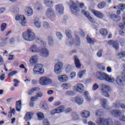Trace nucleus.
Masks as SVG:
<instances>
[{
    "label": "nucleus",
    "instance_id": "de8ad7c7",
    "mask_svg": "<svg viewBox=\"0 0 125 125\" xmlns=\"http://www.w3.org/2000/svg\"><path fill=\"white\" fill-rule=\"evenodd\" d=\"M118 57L120 59H122V58L125 57V51L120 52L118 54Z\"/></svg>",
    "mask_w": 125,
    "mask_h": 125
},
{
    "label": "nucleus",
    "instance_id": "f03ea898",
    "mask_svg": "<svg viewBox=\"0 0 125 125\" xmlns=\"http://www.w3.org/2000/svg\"><path fill=\"white\" fill-rule=\"evenodd\" d=\"M22 38L26 41L32 42L36 39V35L32 30L28 29L26 31L23 32Z\"/></svg>",
    "mask_w": 125,
    "mask_h": 125
},
{
    "label": "nucleus",
    "instance_id": "ddd939ff",
    "mask_svg": "<svg viewBox=\"0 0 125 125\" xmlns=\"http://www.w3.org/2000/svg\"><path fill=\"white\" fill-rule=\"evenodd\" d=\"M39 58V57L37 55L32 56L29 60L30 64L34 65L35 63H38Z\"/></svg>",
    "mask_w": 125,
    "mask_h": 125
},
{
    "label": "nucleus",
    "instance_id": "bb28decb",
    "mask_svg": "<svg viewBox=\"0 0 125 125\" xmlns=\"http://www.w3.org/2000/svg\"><path fill=\"white\" fill-rule=\"evenodd\" d=\"M40 90V88L39 87H35L31 88L27 91V93L28 95H32L33 93L35 92L39 91Z\"/></svg>",
    "mask_w": 125,
    "mask_h": 125
},
{
    "label": "nucleus",
    "instance_id": "c03bdc74",
    "mask_svg": "<svg viewBox=\"0 0 125 125\" xmlns=\"http://www.w3.org/2000/svg\"><path fill=\"white\" fill-rule=\"evenodd\" d=\"M97 65L101 71H105L106 70V68L102 63H97Z\"/></svg>",
    "mask_w": 125,
    "mask_h": 125
},
{
    "label": "nucleus",
    "instance_id": "0e129e2a",
    "mask_svg": "<svg viewBox=\"0 0 125 125\" xmlns=\"http://www.w3.org/2000/svg\"><path fill=\"white\" fill-rule=\"evenodd\" d=\"M13 82H15L14 85L15 87H18L19 86V81L18 80L14 79Z\"/></svg>",
    "mask_w": 125,
    "mask_h": 125
},
{
    "label": "nucleus",
    "instance_id": "aec40b11",
    "mask_svg": "<svg viewBox=\"0 0 125 125\" xmlns=\"http://www.w3.org/2000/svg\"><path fill=\"white\" fill-rule=\"evenodd\" d=\"M46 16L47 17H55L54 11L52 8H48L46 10Z\"/></svg>",
    "mask_w": 125,
    "mask_h": 125
},
{
    "label": "nucleus",
    "instance_id": "c85d7f7f",
    "mask_svg": "<svg viewBox=\"0 0 125 125\" xmlns=\"http://www.w3.org/2000/svg\"><path fill=\"white\" fill-rule=\"evenodd\" d=\"M108 43L110 45H113L115 49H118L119 48V43L116 42H113L112 41H109L108 42Z\"/></svg>",
    "mask_w": 125,
    "mask_h": 125
},
{
    "label": "nucleus",
    "instance_id": "052dcab7",
    "mask_svg": "<svg viewBox=\"0 0 125 125\" xmlns=\"http://www.w3.org/2000/svg\"><path fill=\"white\" fill-rule=\"evenodd\" d=\"M43 125H51L48 120L47 119H44L43 121Z\"/></svg>",
    "mask_w": 125,
    "mask_h": 125
},
{
    "label": "nucleus",
    "instance_id": "0eeeda50",
    "mask_svg": "<svg viewBox=\"0 0 125 125\" xmlns=\"http://www.w3.org/2000/svg\"><path fill=\"white\" fill-rule=\"evenodd\" d=\"M101 86L102 95L104 96H105L106 97L109 98V95L107 92L111 90L110 87L108 85L104 84V83L101 84Z\"/></svg>",
    "mask_w": 125,
    "mask_h": 125
},
{
    "label": "nucleus",
    "instance_id": "412c9836",
    "mask_svg": "<svg viewBox=\"0 0 125 125\" xmlns=\"http://www.w3.org/2000/svg\"><path fill=\"white\" fill-rule=\"evenodd\" d=\"M74 64H75V66L76 68L78 69L81 68L82 64L79 58L77 57V56L74 57Z\"/></svg>",
    "mask_w": 125,
    "mask_h": 125
},
{
    "label": "nucleus",
    "instance_id": "393cba45",
    "mask_svg": "<svg viewBox=\"0 0 125 125\" xmlns=\"http://www.w3.org/2000/svg\"><path fill=\"white\" fill-rule=\"evenodd\" d=\"M44 4L48 7H52L54 3V1L53 0H44Z\"/></svg>",
    "mask_w": 125,
    "mask_h": 125
},
{
    "label": "nucleus",
    "instance_id": "13d9d810",
    "mask_svg": "<svg viewBox=\"0 0 125 125\" xmlns=\"http://www.w3.org/2000/svg\"><path fill=\"white\" fill-rule=\"evenodd\" d=\"M119 34L122 36H125V29H123L119 31Z\"/></svg>",
    "mask_w": 125,
    "mask_h": 125
},
{
    "label": "nucleus",
    "instance_id": "20e7f679",
    "mask_svg": "<svg viewBox=\"0 0 125 125\" xmlns=\"http://www.w3.org/2000/svg\"><path fill=\"white\" fill-rule=\"evenodd\" d=\"M33 73L35 74H38L40 75H42L45 72L43 65L42 64H36L32 70Z\"/></svg>",
    "mask_w": 125,
    "mask_h": 125
},
{
    "label": "nucleus",
    "instance_id": "2eb2a0df",
    "mask_svg": "<svg viewBox=\"0 0 125 125\" xmlns=\"http://www.w3.org/2000/svg\"><path fill=\"white\" fill-rule=\"evenodd\" d=\"M110 114L111 115L117 117L119 119L121 117L122 112L120 110H113L110 111Z\"/></svg>",
    "mask_w": 125,
    "mask_h": 125
},
{
    "label": "nucleus",
    "instance_id": "338daca9",
    "mask_svg": "<svg viewBox=\"0 0 125 125\" xmlns=\"http://www.w3.org/2000/svg\"><path fill=\"white\" fill-rule=\"evenodd\" d=\"M6 9L5 8H0V15L5 12Z\"/></svg>",
    "mask_w": 125,
    "mask_h": 125
},
{
    "label": "nucleus",
    "instance_id": "1a4fd4ad",
    "mask_svg": "<svg viewBox=\"0 0 125 125\" xmlns=\"http://www.w3.org/2000/svg\"><path fill=\"white\" fill-rule=\"evenodd\" d=\"M16 20L17 21H19L20 24L22 26H25L27 25V21L25 20V17L23 15H17L16 16Z\"/></svg>",
    "mask_w": 125,
    "mask_h": 125
},
{
    "label": "nucleus",
    "instance_id": "864d4df0",
    "mask_svg": "<svg viewBox=\"0 0 125 125\" xmlns=\"http://www.w3.org/2000/svg\"><path fill=\"white\" fill-rule=\"evenodd\" d=\"M7 27V25L5 23H2L1 25V30L2 32L4 31Z\"/></svg>",
    "mask_w": 125,
    "mask_h": 125
},
{
    "label": "nucleus",
    "instance_id": "603ef678",
    "mask_svg": "<svg viewBox=\"0 0 125 125\" xmlns=\"http://www.w3.org/2000/svg\"><path fill=\"white\" fill-rule=\"evenodd\" d=\"M118 9L121 10V11H123V10L125 9V4H120L118 6Z\"/></svg>",
    "mask_w": 125,
    "mask_h": 125
},
{
    "label": "nucleus",
    "instance_id": "72a5a7b5",
    "mask_svg": "<svg viewBox=\"0 0 125 125\" xmlns=\"http://www.w3.org/2000/svg\"><path fill=\"white\" fill-rule=\"evenodd\" d=\"M64 95L66 96L71 97L75 96L76 94L74 91L72 90H68L65 92Z\"/></svg>",
    "mask_w": 125,
    "mask_h": 125
},
{
    "label": "nucleus",
    "instance_id": "7ed1b4c3",
    "mask_svg": "<svg viewBox=\"0 0 125 125\" xmlns=\"http://www.w3.org/2000/svg\"><path fill=\"white\" fill-rule=\"evenodd\" d=\"M97 125H113V120L111 118H98L96 120Z\"/></svg>",
    "mask_w": 125,
    "mask_h": 125
},
{
    "label": "nucleus",
    "instance_id": "f8f14e48",
    "mask_svg": "<svg viewBox=\"0 0 125 125\" xmlns=\"http://www.w3.org/2000/svg\"><path fill=\"white\" fill-rule=\"evenodd\" d=\"M56 12L59 15L62 14L64 12V7L62 4H58L55 6Z\"/></svg>",
    "mask_w": 125,
    "mask_h": 125
},
{
    "label": "nucleus",
    "instance_id": "f3484780",
    "mask_svg": "<svg viewBox=\"0 0 125 125\" xmlns=\"http://www.w3.org/2000/svg\"><path fill=\"white\" fill-rule=\"evenodd\" d=\"M125 79L123 78L122 76H119L116 77V82L120 86L123 85L124 83H125Z\"/></svg>",
    "mask_w": 125,
    "mask_h": 125
},
{
    "label": "nucleus",
    "instance_id": "a19ab883",
    "mask_svg": "<svg viewBox=\"0 0 125 125\" xmlns=\"http://www.w3.org/2000/svg\"><path fill=\"white\" fill-rule=\"evenodd\" d=\"M62 87L63 90H68L71 87V84L70 83H63L62 85Z\"/></svg>",
    "mask_w": 125,
    "mask_h": 125
},
{
    "label": "nucleus",
    "instance_id": "8fccbe9b",
    "mask_svg": "<svg viewBox=\"0 0 125 125\" xmlns=\"http://www.w3.org/2000/svg\"><path fill=\"white\" fill-rule=\"evenodd\" d=\"M69 77L71 80H74L76 77V73L75 72H71L70 75H69Z\"/></svg>",
    "mask_w": 125,
    "mask_h": 125
},
{
    "label": "nucleus",
    "instance_id": "5fc2aeb1",
    "mask_svg": "<svg viewBox=\"0 0 125 125\" xmlns=\"http://www.w3.org/2000/svg\"><path fill=\"white\" fill-rule=\"evenodd\" d=\"M35 7L36 9H37L38 10L42 9V6L41 4L39 3H37L35 5Z\"/></svg>",
    "mask_w": 125,
    "mask_h": 125
},
{
    "label": "nucleus",
    "instance_id": "7c9ffc66",
    "mask_svg": "<svg viewBox=\"0 0 125 125\" xmlns=\"http://www.w3.org/2000/svg\"><path fill=\"white\" fill-rule=\"evenodd\" d=\"M86 71L85 69L79 71L78 73L77 76L79 79H82L83 76L85 75Z\"/></svg>",
    "mask_w": 125,
    "mask_h": 125
},
{
    "label": "nucleus",
    "instance_id": "473e14b6",
    "mask_svg": "<svg viewBox=\"0 0 125 125\" xmlns=\"http://www.w3.org/2000/svg\"><path fill=\"white\" fill-rule=\"evenodd\" d=\"M21 107V101L20 100L16 102V110L18 112H20Z\"/></svg>",
    "mask_w": 125,
    "mask_h": 125
},
{
    "label": "nucleus",
    "instance_id": "423d86ee",
    "mask_svg": "<svg viewBox=\"0 0 125 125\" xmlns=\"http://www.w3.org/2000/svg\"><path fill=\"white\" fill-rule=\"evenodd\" d=\"M64 64L61 61H58L55 63L54 66V72L56 75L61 74Z\"/></svg>",
    "mask_w": 125,
    "mask_h": 125
},
{
    "label": "nucleus",
    "instance_id": "f257e3e1",
    "mask_svg": "<svg viewBox=\"0 0 125 125\" xmlns=\"http://www.w3.org/2000/svg\"><path fill=\"white\" fill-rule=\"evenodd\" d=\"M37 42L41 44V46L38 47L36 44H32L29 48V51L31 53H38L40 52L41 48L46 46V42L42 40H37Z\"/></svg>",
    "mask_w": 125,
    "mask_h": 125
},
{
    "label": "nucleus",
    "instance_id": "6e6d98bb",
    "mask_svg": "<svg viewBox=\"0 0 125 125\" xmlns=\"http://www.w3.org/2000/svg\"><path fill=\"white\" fill-rule=\"evenodd\" d=\"M113 107L114 108H119L120 107V104L119 103H115L113 104Z\"/></svg>",
    "mask_w": 125,
    "mask_h": 125
},
{
    "label": "nucleus",
    "instance_id": "3c124183",
    "mask_svg": "<svg viewBox=\"0 0 125 125\" xmlns=\"http://www.w3.org/2000/svg\"><path fill=\"white\" fill-rule=\"evenodd\" d=\"M99 86L97 83H95L94 85L92 86V91H95L98 90L99 88Z\"/></svg>",
    "mask_w": 125,
    "mask_h": 125
},
{
    "label": "nucleus",
    "instance_id": "b1692460",
    "mask_svg": "<svg viewBox=\"0 0 125 125\" xmlns=\"http://www.w3.org/2000/svg\"><path fill=\"white\" fill-rule=\"evenodd\" d=\"M71 4L70 6V9L73 10L75 12H79V8L77 6V4L73 1L70 2Z\"/></svg>",
    "mask_w": 125,
    "mask_h": 125
},
{
    "label": "nucleus",
    "instance_id": "58836bf2",
    "mask_svg": "<svg viewBox=\"0 0 125 125\" xmlns=\"http://www.w3.org/2000/svg\"><path fill=\"white\" fill-rule=\"evenodd\" d=\"M55 110L57 111V113H60L64 111L65 107L64 106H62L57 107V108L55 109Z\"/></svg>",
    "mask_w": 125,
    "mask_h": 125
},
{
    "label": "nucleus",
    "instance_id": "5701e85b",
    "mask_svg": "<svg viewBox=\"0 0 125 125\" xmlns=\"http://www.w3.org/2000/svg\"><path fill=\"white\" fill-rule=\"evenodd\" d=\"M43 95V94L42 92H39L36 94V95H35L34 97H32L30 99L31 101H36L38 100V98H42Z\"/></svg>",
    "mask_w": 125,
    "mask_h": 125
},
{
    "label": "nucleus",
    "instance_id": "a878e982",
    "mask_svg": "<svg viewBox=\"0 0 125 125\" xmlns=\"http://www.w3.org/2000/svg\"><path fill=\"white\" fill-rule=\"evenodd\" d=\"M25 12L28 17L32 16L33 14V9L29 7H25Z\"/></svg>",
    "mask_w": 125,
    "mask_h": 125
},
{
    "label": "nucleus",
    "instance_id": "774afa93",
    "mask_svg": "<svg viewBox=\"0 0 125 125\" xmlns=\"http://www.w3.org/2000/svg\"><path fill=\"white\" fill-rule=\"evenodd\" d=\"M122 75L125 77V64H123V71L122 72Z\"/></svg>",
    "mask_w": 125,
    "mask_h": 125
},
{
    "label": "nucleus",
    "instance_id": "e433bc0d",
    "mask_svg": "<svg viewBox=\"0 0 125 125\" xmlns=\"http://www.w3.org/2000/svg\"><path fill=\"white\" fill-rule=\"evenodd\" d=\"M73 69H74V66L72 65L67 64L65 68V71H66V72H69L72 71Z\"/></svg>",
    "mask_w": 125,
    "mask_h": 125
},
{
    "label": "nucleus",
    "instance_id": "37998d69",
    "mask_svg": "<svg viewBox=\"0 0 125 125\" xmlns=\"http://www.w3.org/2000/svg\"><path fill=\"white\" fill-rule=\"evenodd\" d=\"M48 41L49 46H52L54 44V40L52 37L49 36L48 37Z\"/></svg>",
    "mask_w": 125,
    "mask_h": 125
},
{
    "label": "nucleus",
    "instance_id": "c756f323",
    "mask_svg": "<svg viewBox=\"0 0 125 125\" xmlns=\"http://www.w3.org/2000/svg\"><path fill=\"white\" fill-rule=\"evenodd\" d=\"M82 13L83 14L85 15V16L89 19L91 22H93L94 20V19L91 17L90 16H89V14L88 12H86L84 10H83L82 11Z\"/></svg>",
    "mask_w": 125,
    "mask_h": 125
},
{
    "label": "nucleus",
    "instance_id": "ea45409f",
    "mask_svg": "<svg viewBox=\"0 0 125 125\" xmlns=\"http://www.w3.org/2000/svg\"><path fill=\"white\" fill-rule=\"evenodd\" d=\"M19 11H20V9L18 6H14L11 9V12L12 13H15V14L19 13Z\"/></svg>",
    "mask_w": 125,
    "mask_h": 125
},
{
    "label": "nucleus",
    "instance_id": "f704fd0d",
    "mask_svg": "<svg viewBox=\"0 0 125 125\" xmlns=\"http://www.w3.org/2000/svg\"><path fill=\"white\" fill-rule=\"evenodd\" d=\"M87 42L89 43L90 44L93 45L95 42L94 40L91 38V36L89 35L87 36L86 38Z\"/></svg>",
    "mask_w": 125,
    "mask_h": 125
},
{
    "label": "nucleus",
    "instance_id": "6e6552de",
    "mask_svg": "<svg viewBox=\"0 0 125 125\" xmlns=\"http://www.w3.org/2000/svg\"><path fill=\"white\" fill-rule=\"evenodd\" d=\"M71 101L74 104H77L78 105H81L84 103V99L81 96H77L71 98Z\"/></svg>",
    "mask_w": 125,
    "mask_h": 125
},
{
    "label": "nucleus",
    "instance_id": "09e8293b",
    "mask_svg": "<svg viewBox=\"0 0 125 125\" xmlns=\"http://www.w3.org/2000/svg\"><path fill=\"white\" fill-rule=\"evenodd\" d=\"M95 114L96 117L101 116L103 114V110L102 109L97 110Z\"/></svg>",
    "mask_w": 125,
    "mask_h": 125
},
{
    "label": "nucleus",
    "instance_id": "4c0bfd02",
    "mask_svg": "<svg viewBox=\"0 0 125 125\" xmlns=\"http://www.w3.org/2000/svg\"><path fill=\"white\" fill-rule=\"evenodd\" d=\"M37 116L39 121H42L44 118V115L43 113L41 112L37 113Z\"/></svg>",
    "mask_w": 125,
    "mask_h": 125
},
{
    "label": "nucleus",
    "instance_id": "a18cd8bd",
    "mask_svg": "<svg viewBox=\"0 0 125 125\" xmlns=\"http://www.w3.org/2000/svg\"><path fill=\"white\" fill-rule=\"evenodd\" d=\"M42 26L43 28L48 30L50 27V24H49L48 22L46 21H44L42 24Z\"/></svg>",
    "mask_w": 125,
    "mask_h": 125
},
{
    "label": "nucleus",
    "instance_id": "bf43d9fd",
    "mask_svg": "<svg viewBox=\"0 0 125 125\" xmlns=\"http://www.w3.org/2000/svg\"><path fill=\"white\" fill-rule=\"evenodd\" d=\"M42 108L43 109H45V110H48L49 109V107H48V105L46 104H43V105H42Z\"/></svg>",
    "mask_w": 125,
    "mask_h": 125
},
{
    "label": "nucleus",
    "instance_id": "4468645a",
    "mask_svg": "<svg viewBox=\"0 0 125 125\" xmlns=\"http://www.w3.org/2000/svg\"><path fill=\"white\" fill-rule=\"evenodd\" d=\"M109 75L104 73L98 72L97 79L100 80H106Z\"/></svg>",
    "mask_w": 125,
    "mask_h": 125
},
{
    "label": "nucleus",
    "instance_id": "39448f33",
    "mask_svg": "<svg viewBox=\"0 0 125 125\" xmlns=\"http://www.w3.org/2000/svg\"><path fill=\"white\" fill-rule=\"evenodd\" d=\"M39 83L41 86H47L52 83V80L48 77L42 76L39 78Z\"/></svg>",
    "mask_w": 125,
    "mask_h": 125
},
{
    "label": "nucleus",
    "instance_id": "cd10ccee",
    "mask_svg": "<svg viewBox=\"0 0 125 125\" xmlns=\"http://www.w3.org/2000/svg\"><path fill=\"white\" fill-rule=\"evenodd\" d=\"M34 24L37 28H41L42 22L39 19H35L34 21Z\"/></svg>",
    "mask_w": 125,
    "mask_h": 125
},
{
    "label": "nucleus",
    "instance_id": "49530a36",
    "mask_svg": "<svg viewBox=\"0 0 125 125\" xmlns=\"http://www.w3.org/2000/svg\"><path fill=\"white\" fill-rule=\"evenodd\" d=\"M105 5L106 3L105 2H101L98 4V7H99V8L100 9H102L104 8Z\"/></svg>",
    "mask_w": 125,
    "mask_h": 125
},
{
    "label": "nucleus",
    "instance_id": "9d476101",
    "mask_svg": "<svg viewBox=\"0 0 125 125\" xmlns=\"http://www.w3.org/2000/svg\"><path fill=\"white\" fill-rule=\"evenodd\" d=\"M84 88V85L81 83H78L76 85H74L73 90L75 92H79L81 93L83 92Z\"/></svg>",
    "mask_w": 125,
    "mask_h": 125
},
{
    "label": "nucleus",
    "instance_id": "69168bd1",
    "mask_svg": "<svg viewBox=\"0 0 125 125\" xmlns=\"http://www.w3.org/2000/svg\"><path fill=\"white\" fill-rule=\"evenodd\" d=\"M119 119L120 121L125 122V115H121V117H120V118H119Z\"/></svg>",
    "mask_w": 125,
    "mask_h": 125
},
{
    "label": "nucleus",
    "instance_id": "680f3d73",
    "mask_svg": "<svg viewBox=\"0 0 125 125\" xmlns=\"http://www.w3.org/2000/svg\"><path fill=\"white\" fill-rule=\"evenodd\" d=\"M56 35L59 38V39L61 40L62 38V35L60 32H58L56 33Z\"/></svg>",
    "mask_w": 125,
    "mask_h": 125
},
{
    "label": "nucleus",
    "instance_id": "4d7b16f0",
    "mask_svg": "<svg viewBox=\"0 0 125 125\" xmlns=\"http://www.w3.org/2000/svg\"><path fill=\"white\" fill-rule=\"evenodd\" d=\"M65 34L68 38H72V35L70 31L66 30L65 31Z\"/></svg>",
    "mask_w": 125,
    "mask_h": 125
},
{
    "label": "nucleus",
    "instance_id": "79ce46f5",
    "mask_svg": "<svg viewBox=\"0 0 125 125\" xmlns=\"http://www.w3.org/2000/svg\"><path fill=\"white\" fill-rule=\"evenodd\" d=\"M105 81L108 82V83H113L115 82V79H114L113 77H111L108 75Z\"/></svg>",
    "mask_w": 125,
    "mask_h": 125
},
{
    "label": "nucleus",
    "instance_id": "2f4dec72",
    "mask_svg": "<svg viewBox=\"0 0 125 125\" xmlns=\"http://www.w3.org/2000/svg\"><path fill=\"white\" fill-rule=\"evenodd\" d=\"M81 116L84 118H88L90 117V112L88 111L84 110L82 113Z\"/></svg>",
    "mask_w": 125,
    "mask_h": 125
},
{
    "label": "nucleus",
    "instance_id": "9b49d317",
    "mask_svg": "<svg viewBox=\"0 0 125 125\" xmlns=\"http://www.w3.org/2000/svg\"><path fill=\"white\" fill-rule=\"evenodd\" d=\"M39 52L41 56L44 58H47L49 55L48 49L44 47L41 48Z\"/></svg>",
    "mask_w": 125,
    "mask_h": 125
},
{
    "label": "nucleus",
    "instance_id": "dca6fc26",
    "mask_svg": "<svg viewBox=\"0 0 125 125\" xmlns=\"http://www.w3.org/2000/svg\"><path fill=\"white\" fill-rule=\"evenodd\" d=\"M91 12L96 17L99 18L100 19H103L104 17V14L100 11H96L94 9H92V10H91Z\"/></svg>",
    "mask_w": 125,
    "mask_h": 125
},
{
    "label": "nucleus",
    "instance_id": "c9c22d12",
    "mask_svg": "<svg viewBox=\"0 0 125 125\" xmlns=\"http://www.w3.org/2000/svg\"><path fill=\"white\" fill-rule=\"evenodd\" d=\"M100 33L103 36H106L108 34V31L106 29L101 28L100 30Z\"/></svg>",
    "mask_w": 125,
    "mask_h": 125
},
{
    "label": "nucleus",
    "instance_id": "6ab92c4d",
    "mask_svg": "<svg viewBox=\"0 0 125 125\" xmlns=\"http://www.w3.org/2000/svg\"><path fill=\"white\" fill-rule=\"evenodd\" d=\"M107 100L105 99H101V104L102 105V106L106 109L108 110L110 108V107L107 105Z\"/></svg>",
    "mask_w": 125,
    "mask_h": 125
},
{
    "label": "nucleus",
    "instance_id": "e2e57ef3",
    "mask_svg": "<svg viewBox=\"0 0 125 125\" xmlns=\"http://www.w3.org/2000/svg\"><path fill=\"white\" fill-rule=\"evenodd\" d=\"M17 74V72L16 71H14L9 73L8 77H11L12 76H14Z\"/></svg>",
    "mask_w": 125,
    "mask_h": 125
},
{
    "label": "nucleus",
    "instance_id": "a211bd4d",
    "mask_svg": "<svg viewBox=\"0 0 125 125\" xmlns=\"http://www.w3.org/2000/svg\"><path fill=\"white\" fill-rule=\"evenodd\" d=\"M58 79L61 83H66L69 79L66 75H62L58 76Z\"/></svg>",
    "mask_w": 125,
    "mask_h": 125
},
{
    "label": "nucleus",
    "instance_id": "4be33fe9",
    "mask_svg": "<svg viewBox=\"0 0 125 125\" xmlns=\"http://www.w3.org/2000/svg\"><path fill=\"white\" fill-rule=\"evenodd\" d=\"M34 115V113L33 112H27L24 117L25 121H27L32 120Z\"/></svg>",
    "mask_w": 125,
    "mask_h": 125
}]
</instances>
